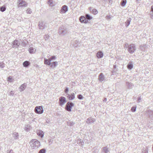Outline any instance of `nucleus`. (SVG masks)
<instances>
[{"mask_svg": "<svg viewBox=\"0 0 153 153\" xmlns=\"http://www.w3.org/2000/svg\"><path fill=\"white\" fill-rule=\"evenodd\" d=\"M29 143L32 148L34 149H37L40 146V142L36 139L32 140Z\"/></svg>", "mask_w": 153, "mask_h": 153, "instance_id": "1", "label": "nucleus"}, {"mask_svg": "<svg viewBox=\"0 0 153 153\" xmlns=\"http://www.w3.org/2000/svg\"><path fill=\"white\" fill-rule=\"evenodd\" d=\"M92 19V17L88 14H85V16H81L79 18V21L82 23H86Z\"/></svg>", "mask_w": 153, "mask_h": 153, "instance_id": "2", "label": "nucleus"}, {"mask_svg": "<svg viewBox=\"0 0 153 153\" xmlns=\"http://www.w3.org/2000/svg\"><path fill=\"white\" fill-rule=\"evenodd\" d=\"M67 29L63 26L60 27L58 30V33L59 35L64 36L67 33Z\"/></svg>", "mask_w": 153, "mask_h": 153, "instance_id": "3", "label": "nucleus"}, {"mask_svg": "<svg viewBox=\"0 0 153 153\" xmlns=\"http://www.w3.org/2000/svg\"><path fill=\"white\" fill-rule=\"evenodd\" d=\"M136 50V47L135 44H131L128 45V51L130 53L132 54Z\"/></svg>", "mask_w": 153, "mask_h": 153, "instance_id": "4", "label": "nucleus"}, {"mask_svg": "<svg viewBox=\"0 0 153 153\" xmlns=\"http://www.w3.org/2000/svg\"><path fill=\"white\" fill-rule=\"evenodd\" d=\"M74 104L72 102H69L66 104L65 107V109L68 111H71L73 107L74 106Z\"/></svg>", "mask_w": 153, "mask_h": 153, "instance_id": "5", "label": "nucleus"}, {"mask_svg": "<svg viewBox=\"0 0 153 153\" xmlns=\"http://www.w3.org/2000/svg\"><path fill=\"white\" fill-rule=\"evenodd\" d=\"M35 111L37 114H42L43 111V107L42 106H36L35 108Z\"/></svg>", "mask_w": 153, "mask_h": 153, "instance_id": "6", "label": "nucleus"}, {"mask_svg": "<svg viewBox=\"0 0 153 153\" xmlns=\"http://www.w3.org/2000/svg\"><path fill=\"white\" fill-rule=\"evenodd\" d=\"M59 105L62 106L66 102L65 98L63 97H60L59 98Z\"/></svg>", "mask_w": 153, "mask_h": 153, "instance_id": "7", "label": "nucleus"}, {"mask_svg": "<svg viewBox=\"0 0 153 153\" xmlns=\"http://www.w3.org/2000/svg\"><path fill=\"white\" fill-rule=\"evenodd\" d=\"M66 96L67 98L70 100H73L75 98V95L74 93H72L70 94H67Z\"/></svg>", "mask_w": 153, "mask_h": 153, "instance_id": "8", "label": "nucleus"}, {"mask_svg": "<svg viewBox=\"0 0 153 153\" xmlns=\"http://www.w3.org/2000/svg\"><path fill=\"white\" fill-rule=\"evenodd\" d=\"M68 10V7L66 5H64L62 7L61 9L60 10V13H65Z\"/></svg>", "mask_w": 153, "mask_h": 153, "instance_id": "9", "label": "nucleus"}, {"mask_svg": "<svg viewBox=\"0 0 153 153\" xmlns=\"http://www.w3.org/2000/svg\"><path fill=\"white\" fill-rule=\"evenodd\" d=\"M39 26L40 29H43L46 27V25L44 22L41 21L39 22Z\"/></svg>", "mask_w": 153, "mask_h": 153, "instance_id": "10", "label": "nucleus"}, {"mask_svg": "<svg viewBox=\"0 0 153 153\" xmlns=\"http://www.w3.org/2000/svg\"><path fill=\"white\" fill-rule=\"evenodd\" d=\"M18 7H26V2L23 0H19Z\"/></svg>", "mask_w": 153, "mask_h": 153, "instance_id": "11", "label": "nucleus"}, {"mask_svg": "<svg viewBox=\"0 0 153 153\" xmlns=\"http://www.w3.org/2000/svg\"><path fill=\"white\" fill-rule=\"evenodd\" d=\"M105 78L104 75L102 73H100L98 76V79L100 82L103 81Z\"/></svg>", "mask_w": 153, "mask_h": 153, "instance_id": "12", "label": "nucleus"}, {"mask_svg": "<svg viewBox=\"0 0 153 153\" xmlns=\"http://www.w3.org/2000/svg\"><path fill=\"white\" fill-rule=\"evenodd\" d=\"M20 45V43L17 40L14 41L13 42V48H17Z\"/></svg>", "mask_w": 153, "mask_h": 153, "instance_id": "13", "label": "nucleus"}, {"mask_svg": "<svg viewBox=\"0 0 153 153\" xmlns=\"http://www.w3.org/2000/svg\"><path fill=\"white\" fill-rule=\"evenodd\" d=\"M36 133L39 136L41 137H42L44 136V133L41 130H39L36 131Z\"/></svg>", "mask_w": 153, "mask_h": 153, "instance_id": "14", "label": "nucleus"}, {"mask_svg": "<svg viewBox=\"0 0 153 153\" xmlns=\"http://www.w3.org/2000/svg\"><path fill=\"white\" fill-rule=\"evenodd\" d=\"M95 121V120L94 119L89 117L87 119L86 122L87 123H91L94 122Z\"/></svg>", "mask_w": 153, "mask_h": 153, "instance_id": "15", "label": "nucleus"}, {"mask_svg": "<svg viewBox=\"0 0 153 153\" xmlns=\"http://www.w3.org/2000/svg\"><path fill=\"white\" fill-rule=\"evenodd\" d=\"M27 85L26 83H24L19 88L20 89V91H24Z\"/></svg>", "mask_w": 153, "mask_h": 153, "instance_id": "16", "label": "nucleus"}, {"mask_svg": "<svg viewBox=\"0 0 153 153\" xmlns=\"http://www.w3.org/2000/svg\"><path fill=\"white\" fill-rule=\"evenodd\" d=\"M13 136L15 140H17L18 139L19 134L17 132H13Z\"/></svg>", "mask_w": 153, "mask_h": 153, "instance_id": "17", "label": "nucleus"}, {"mask_svg": "<svg viewBox=\"0 0 153 153\" xmlns=\"http://www.w3.org/2000/svg\"><path fill=\"white\" fill-rule=\"evenodd\" d=\"M30 63L28 61H26L23 62V65L24 67H27L30 65Z\"/></svg>", "mask_w": 153, "mask_h": 153, "instance_id": "18", "label": "nucleus"}, {"mask_svg": "<svg viewBox=\"0 0 153 153\" xmlns=\"http://www.w3.org/2000/svg\"><path fill=\"white\" fill-rule=\"evenodd\" d=\"M97 56L99 58H100L103 56V54L102 52H98L97 54Z\"/></svg>", "mask_w": 153, "mask_h": 153, "instance_id": "19", "label": "nucleus"}, {"mask_svg": "<svg viewBox=\"0 0 153 153\" xmlns=\"http://www.w3.org/2000/svg\"><path fill=\"white\" fill-rule=\"evenodd\" d=\"M109 151L108 149L106 146L103 148L102 153H108Z\"/></svg>", "mask_w": 153, "mask_h": 153, "instance_id": "20", "label": "nucleus"}, {"mask_svg": "<svg viewBox=\"0 0 153 153\" xmlns=\"http://www.w3.org/2000/svg\"><path fill=\"white\" fill-rule=\"evenodd\" d=\"M30 126L29 125H25L24 129L27 132L30 130Z\"/></svg>", "mask_w": 153, "mask_h": 153, "instance_id": "21", "label": "nucleus"}, {"mask_svg": "<svg viewBox=\"0 0 153 153\" xmlns=\"http://www.w3.org/2000/svg\"><path fill=\"white\" fill-rule=\"evenodd\" d=\"M44 63L48 65H51V61L49 59H48L45 58L44 59Z\"/></svg>", "mask_w": 153, "mask_h": 153, "instance_id": "22", "label": "nucleus"}, {"mask_svg": "<svg viewBox=\"0 0 153 153\" xmlns=\"http://www.w3.org/2000/svg\"><path fill=\"white\" fill-rule=\"evenodd\" d=\"M126 84L127 87L129 89L131 88L133 85L131 83H130L129 82H126Z\"/></svg>", "mask_w": 153, "mask_h": 153, "instance_id": "23", "label": "nucleus"}, {"mask_svg": "<svg viewBox=\"0 0 153 153\" xmlns=\"http://www.w3.org/2000/svg\"><path fill=\"white\" fill-rule=\"evenodd\" d=\"M127 68L130 70L132 68L133 65L131 62H130L127 65Z\"/></svg>", "mask_w": 153, "mask_h": 153, "instance_id": "24", "label": "nucleus"}, {"mask_svg": "<svg viewBox=\"0 0 153 153\" xmlns=\"http://www.w3.org/2000/svg\"><path fill=\"white\" fill-rule=\"evenodd\" d=\"M131 18H128L126 21L125 22V25L126 27H128L129 25L130 22L131 21Z\"/></svg>", "mask_w": 153, "mask_h": 153, "instance_id": "25", "label": "nucleus"}, {"mask_svg": "<svg viewBox=\"0 0 153 153\" xmlns=\"http://www.w3.org/2000/svg\"><path fill=\"white\" fill-rule=\"evenodd\" d=\"M29 51L30 53H34L35 52L36 49L33 47H30L29 49Z\"/></svg>", "mask_w": 153, "mask_h": 153, "instance_id": "26", "label": "nucleus"}, {"mask_svg": "<svg viewBox=\"0 0 153 153\" xmlns=\"http://www.w3.org/2000/svg\"><path fill=\"white\" fill-rule=\"evenodd\" d=\"M57 62H54L52 63H51V65H50L51 67L52 68L55 67L57 65Z\"/></svg>", "mask_w": 153, "mask_h": 153, "instance_id": "27", "label": "nucleus"}, {"mask_svg": "<svg viewBox=\"0 0 153 153\" xmlns=\"http://www.w3.org/2000/svg\"><path fill=\"white\" fill-rule=\"evenodd\" d=\"M126 0H122L121 3V5L122 6H124L126 3Z\"/></svg>", "mask_w": 153, "mask_h": 153, "instance_id": "28", "label": "nucleus"}, {"mask_svg": "<svg viewBox=\"0 0 153 153\" xmlns=\"http://www.w3.org/2000/svg\"><path fill=\"white\" fill-rule=\"evenodd\" d=\"M148 148L146 147V149H143L142 150V153H148Z\"/></svg>", "mask_w": 153, "mask_h": 153, "instance_id": "29", "label": "nucleus"}, {"mask_svg": "<svg viewBox=\"0 0 153 153\" xmlns=\"http://www.w3.org/2000/svg\"><path fill=\"white\" fill-rule=\"evenodd\" d=\"M6 9V8L5 6H3L0 7V10L2 12L5 11Z\"/></svg>", "mask_w": 153, "mask_h": 153, "instance_id": "30", "label": "nucleus"}, {"mask_svg": "<svg viewBox=\"0 0 153 153\" xmlns=\"http://www.w3.org/2000/svg\"><path fill=\"white\" fill-rule=\"evenodd\" d=\"M146 46V44L141 45L140 47V49L142 51H144L145 50V48Z\"/></svg>", "mask_w": 153, "mask_h": 153, "instance_id": "31", "label": "nucleus"}, {"mask_svg": "<svg viewBox=\"0 0 153 153\" xmlns=\"http://www.w3.org/2000/svg\"><path fill=\"white\" fill-rule=\"evenodd\" d=\"M136 107L135 106L132 107L131 109V111L133 112H135L136 110Z\"/></svg>", "mask_w": 153, "mask_h": 153, "instance_id": "32", "label": "nucleus"}, {"mask_svg": "<svg viewBox=\"0 0 153 153\" xmlns=\"http://www.w3.org/2000/svg\"><path fill=\"white\" fill-rule=\"evenodd\" d=\"M77 98L80 100L82 99L83 97L82 95L81 94H79L77 95Z\"/></svg>", "mask_w": 153, "mask_h": 153, "instance_id": "33", "label": "nucleus"}, {"mask_svg": "<svg viewBox=\"0 0 153 153\" xmlns=\"http://www.w3.org/2000/svg\"><path fill=\"white\" fill-rule=\"evenodd\" d=\"M45 150L44 149H42L39 151V153H45Z\"/></svg>", "mask_w": 153, "mask_h": 153, "instance_id": "34", "label": "nucleus"}, {"mask_svg": "<svg viewBox=\"0 0 153 153\" xmlns=\"http://www.w3.org/2000/svg\"><path fill=\"white\" fill-rule=\"evenodd\" d=\"M92 12L93 13L95 14H97L98 13L97 11L95 9H93L92 10Z\"/></svg>", "mask_w": 153, "mask_h": 153, "instance_id": "35", "label": "nucleus"}, {"mask_svg": "<svg viewBox=\"0 0 153 153\" xmlns=\"http://www.w3.org/2000/svg\"><path fill=\"white\" fill-rule=\"evenodd\" d=\"M27 13L29 14H30L32 13V11L30 8H28L27 10Z\"/></svg>", "mask_w": 153, "mask_h": 153, "instance_id": "36", "label": "nucleus"}, {"mask_svg": "<svg viewBox=\"0 0 153 153\" xmlns=\"http://www.w3.org/2000/svg\"><path fill=\"white\" fill-rule=\"evenodd\" d=\"M0 67L1 68H3L4 67V64L3 62L0 63Z\"/></svg>", "mask_w": 153, "mask_h": 153, "instance_id": "37", "label": "nucleus"}, {"mask_svg": "<svg viewBox=\"0 0 153 153\" xmlns=\"http://www.w3.org/2000/svg\"><path fill=\"white\" fill-rule=\"evenodd\" d=\"M12 78L11 76H10L8 78V81L10 82H11L12 81Z\"/></svg>", "mask_w": 153, "mask_h": 153, "instance_id": "38", "label": "nucleus"}, {"mask_svg": "<svg viewBox=\"0 0 153 153\" xmlns=\"http://www.w3.org/2000/svg\"><path fill=\"white\" fill-rule=\"evenodd\" d=\"M47 123L49 124V125L51 124V122H50V121L48 120H46V122L44 123V125H47Z\"/></svg>", "mask_w": 153, "mask_h": 153, "instance_id": "39", "label": "nucleus"}, {"mask_svg": "<svg viewBox=\"0 0 153 153\" xmlns=\"http://www.w3.org/2000/svg\"><path fill=\"white\" fill-rule=\"evenodd\" d=\"M68 88L66 87L64 91V92L65 93L67 94V93L68 92Z\"/></svg>", "mask_w": 153, "mask_h": 153, "instance_id": "40", "label": "nucleus"}, {"mask_svg": "<svg viewBox=\"0 0 153 153\" xmlns=\"http://www.w3.org/2000/svg\"><path fill=\"white\" fill-rule=\"evenodd\" d=\"M56 58V56H53L51 57L49 59L51 61L53 59H54Z\"/></svg>", "mask_w": 153, "mask_h": 153, "instance_id": "41", "label": "nucleus"}, {"mask_svg": "<svg viewBox=\"0 0 153 153\" xmlns=\"http://www.w3.org/2000/svg\"><path fill=\"white\" fill-rule=\"evenodd\" d=\"M49 36L48 35H45V40H47L49 38Z\"/></svg>", "mask_w": 153, "mask_h": 153, "instance_id": "42", "label": "nucleus"}, {"mask_svg": "<svg viewBox=\"0 0 153 153\" xmlns=\"http://www.w3.org/2000/svg\"><path fill=\"white\" fill-rule=\"evenodd\" d=\"M128 45H128L127 43H126L125 44L124 48H128Z\"/></svg>", "mask_w": 153, "mask_h": 153, "instance_id": "43", "label": "nucleus"}, {"mask_svg": "<svg viewBox=\"0 0 153 153\" xmlns=\"http://www.w3.org/2000/svg\"><path fill=\"white\" fill-rule=\"evenodd\" d=\"M14 94L13 91H11L9 94V95L10 96H13L14 95Z\"/></svg>", "mask_w": 153, "mask_h": 153, "instance_id": "44", "label": "nucleus"}, {"mask_svg": "<svg viewBox=\"0 0 153 153\" xmlns=\"http://www.w3.org/2000/svg\"><path fill=\"white\" fill-rule=\"evenodd\" d=\"M48 2L50 4H52L53 1L52 0H48Z\"/></svg>", "mask_w": 153, "mask_h": 153, "instance_id": "45", "label": "nucleus"}, {"mask_svg": "<svg viewBox=\"0 0 153 153\" xmlns=\"http://www.w3.org/2000/svg\"><path fill=\"white\" fill-rule=\"evenodd\" d=\"M74 124H75V123H74V122L70 123V125L71 126H72V125H73Z\"/></svg>", "mask_w": 153, "mask_h": 153, "instance_id": "46", "label": "nucleus"}, {"mask_svg": "<svg viewBox=\"0 0 153 153\" xmlns=\"http://www.w3.org/2000/svg\"><path fill=\"white\" fill-rule=\"evenodd\" d=\"M106 18L107 19H110L111 18V17H110V16H106Z\"/></svg>", "mask_w": 153, "mask_h": 153, "instance_id": "47", "label": "nucleus"}, {"mask_svg": "<svg viewBox=\"0 0 153 153\" xmlns=\"http://www.w3.org/2000/svg\"><path fill=\"white\" fill-rule=\"evenodd\" d=\"M151 10L152 12H153V5L151 6Z\"/></svg>", "mask_w": 153, "mask_h": 153, "instance_id": "48", "label": "nucleus"}, {"mask_svg": "<svg viewBox=\"0 0 153 153\" xmlns=\"http://www.w3.org/2000/svg\"><path fill=\"white\" fill-rule=\"evenodd\" d=\"M141 100V98H140V97H139L138 98V101H139V102H140V101Z\"/></svg>", "mask_w": 153, "mask_h": 153, "instance_id": "49", "label": "nucleus"}, {"mask_svg": "<svg viewBox=\"0 0 153 153\" xmlns=\"http://www.w3.org/2000/svg\"><path fill=\"white\" fill-rule=\"evenodd\" d=\"M107 99L106 98H105L104 99V100H103V101H105V102H106V101H107Z\"/></svg>", "mask_w": 153, "mask_h": 153, "instance_id": "50", "label": "nucleus"}, {"mask_svg": "<svg viewBox=\"0 0 153 153\" xmlns=\"http://www.w3.org/2000/svg\"><path fill=\"white\" fill-rule=\"evenodd\" d=\"M12 150H10L9 152H7V153H11L12 152Z\"/></svg>", "mask_w": 153, "mask_h": 153, "instance_id": "51", "label": "nucleus"}, {"mask_svg": "<svg viewBox=\"0 0 153 153\" xmlns=\"http://www.w3.org/2000/svg\"><path fill=\"white\" fill-rule=\"evenodd\" d=\"M80 142H81V145H82V143H83V142H82V140H81L80 141Z\"/></svg>", "mask_w": 153, "mask_h": 153, "instance_id": "52", "label": "nucleus"}, {"mask_svg": "<svg viewBox=\"0 0 153 153\" xmlns=\"http://www.w3.org/2000/svg\"><path fill=\"white\" fill-rule=\"evenodd\" d=\"M137 1H140L141 0H136Z\"/></svg>", "mask_w": 153, "mask_h": 153, "instance_id": "53", "label": "nucleus"}, {"mask_svg": "<svg viewBox=\"0 0 153 153\" xmlns=\"http://www.w3.org/2000/svg\"><path fill=\"white\" fill-rule=\"evenodd\" d=\"M151 16H153V15H152Z\"/></svg>", "mask_w": 153, "mask_h": 153, "instance_id": "54", "label": "nucleus"}]
</instances>
